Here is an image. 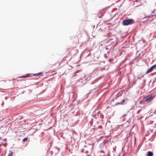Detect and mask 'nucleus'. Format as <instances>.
Returning <instances> with one entry per match:
<instances>
[{"instance_id": "7", "label": "nucleus", "mask_w": 156, "mask_h": 156, "mask_svg": "<svg viewBox=\"0 0 156 156\" xmlns=\"http://www.w3.org/2000/svg\"><path fill=\"white\" fill-rule=\"evenodd\" d=\"M31 75L30 74H27L25 76H23L21 77H20V78H25L27 77H29Z\"/></svg>"}, {"instance_id": "4", "label": "nucleus", "mask_w": 156, "mask_h": 156, "mask_svg": "<svg viewBox=\"0 0 156 156\" xmlns=\"http://www.w3.org/2000/svg\"><path fill=\"white\" fill-rule=\"evenodd\" d=\"M156 69V64L152 66L150 68L148 69L146 73V74H147L151 72L154 69Z\"/></svg>"}, {"instance_id": "25", "label": "nucleus", "mask_w": 156, "mask_h": 156, "mask_svg": "<svg viewBox=\"0 0 156 156\" xmlns=\"http://www.w3.org/2000/svg\"><path fill=\"white\" fill-rule=\"evenodd\" d=\"M84 150L83 149H81V152L82 153H83L84 152Z\"/></svg>"}, {"instance_id": "34", "label": "nucleus", "mask_w": 156, "mask_h": 156, "mask_svg": "<svg viewBox=\"0 0 156 156\" xmlns=\"http://www.w3.org/2000/svg\"><path fill=\"white\" fill-rule=\"evenodd\" d=\"M93 120V119H91V121L92 120ZM90 122H91V121H90Z\"/></svg>"}, {"instance_id": "16", "label": "nucleus", "mask_w": 156, "mask_h": 156, "mask_svg": "<svg viewBox=\"0 0 156 156\" xmlns=\"http://www.w3.org/2000/svg\"><path fill=\"white\" fill-rule=\"evenodd\" d=\"M144 75L142 76H141L140 77L139 76H137V79H141L142 77H144Z\"/></svg>"}, {"instance_id": "13", "label": "nucleus", "mask_w": 156, "mask_h": 156, "mask_svg": "<svg viewBox=\"0 0 156 156\" xmlns=\"http://www.w3.org/2000/svg\"><path fill=\"white\" fill-rule=\"evenodd\" d=\"M86 97H84L82 99V100H80V99L79 100V101H78L79 103L80 102H81L82 101H83V100H84V99L86 98Z\"/></svg>"}, {"instance_id": "12", "label": "nucleus", "mask_w": 156, "mask_h": 156, "mask_svg": "<svg viewBox=\"0 0 156 156\" xmlns=\"http://www.w3.org/2000/svg\"><path fill=\"white\" fill-rule=\"evenodd\" d=\"M93 117L96 119H97V118L99 117H97V114L96 113L93 114Z\"/></svg>"}, {"instance_id": "28", "label": "nucleus", "mask_w": 156, "mask_h": 156, "mask_svg": "<svg viewBox=\"0 0 156 156\" xmlns=\"http://www.w3.org/2000/svg\"><path fill=\"white\" fill-rule=\"evenodd\" d=\"M155 9H154L153 11L152 12V13L153 14L154 11H155Z\"/></svg>"}, {"instance_id": "15", "label": "nucleus", "mask_w": 156, "mask_h": 156, "mask_svg": "<svg viewBox=\"0 0 156 156\" xmlns=\"http://www.w3.org/2000/svg\"><path fill=\"white\" fill-rule=\"evenodd\" d=\"M120 95H121V94H120L119 93H118L116 95V98H117L118 97H119Z\"/></svg>"}, {"instance_id": "38", "label": "nucleus", "mask_w": 156, "mask_h": 156, "mask_svg": "<svg viewBox=\"0 0 156 156\" xmlns=\"http://www.w3.org/2000/svg\"><path fill=\"white\" fill-rule=\"evenodd\" d=\"M94 83L93 82H92V83Z\"/></svg>"}, {"instance_id": "24", "label": "nucleus", "mask_w": 156, "mask_h": 156, "mask_svg": "<svg viewBox=\"0 0 156 156\" xmlns=\"http://www.w3.org/2000/svg\"><path fill=\"white\" fill-rule=\"evenodd\" d=\"M115 151H116V150L115 148H113V152L114 153V152H115Z\"/></svg>"}, {"instance_id": "14", "label": "nucleus", "mask_w": 156, "mask_h": 156, "mask_svg": "<svg viewBox=\"0 0 156 156\" xmlns=\"http://www.w3.org/2000/svg\"><path fill=\"white\" fill-rule=\"evenodd\" d=\"M145 102H146L144 101V99L143 101H140V104H145Z\"/></svg>"}, {"instance_id": "39", "label": "nucleus", "mask_w": 156, "mask_h": 156, "mask_svg": "<svg viewBox=\"0 0 156 156\" xmlns=\"http://www.w3.org/2000/svg\"><path fill=\"white\" fill-rule=\"evenodd\" d=\"M86 145H85V146H84V147H86Z\"/></svg>"}, {"instance_id": "17", "label": "nucleus", "mask_w": 156, "mask_h": 156, "mask_svg": "<svg viewBox=\"0 0 156 156\" xmlns=\"http://www.w3.org/2000/svg\"><path fill=\"white\" fill-rule=\"evenodd\" d=\"M84 52H83L81 54L80 57V58L81 59H82V56H83V54H84Z\"/></svg>"}, {"instance_id": "5", "label": "nucleus", "mask_w": 156, "mask_h": 156, "mask_svg": "<svg viewBox=\"0 0 156 156\" xmlns=\"http://www.w3.org/2000/svg\"><path fill=\"white\" fill-rule=\"evenodd\" d=\"M126 101V100L123 99L121 102H117L114 106H116L118 105H123Z\"/></svg>"}, {"instance_id": "40", "label": "nucleus", "mask_w": 156, "mask_h": 156, "mask_svg": "<svg viewBox=\"0 0 156 156\" xmlns=\"http://www.w3.org/2000/svg\"><path fill=\"white\" fill-rule=\"evenodd\" d=\"M155 16H156V14L154 15Z\"/></svg>"}, {"instance_id": "27", "label": "nucleus", "mask_w": 156, "mask_h": 156, "mask_svg": "<svg viewBox=\"0 0 156 156\" xmlns=\"http://www.w3.org/2000/svg\"><path fill=\"white\" fill-rule=\"evenodd\" d=\"M146 82V79H144L143 80V82L145 83Z\"/></svg>"}, {"instance_id": "22", "label": "nucleus", "mask_w": 156, "mask_h": 156, "mask_svg": "<svg viewBox=\"0 0 156 156\" xmlns=\"http://www.w3.org/2000/svg\"><path fill=\"white\" fill-rule=\"evenodd\" d=\"M142 85H143V87H144L145 85V83H144L143 82V83H142Z\"/></svg>"}, {"instance_id": "36", "label": "nucleus", "mask_w": 156, "mask_h": 156, "mask_svg": "<svg viewBox=\"0 0 156 156\" xmlns=\"http://www.w3.org/2000/svg\"><path fill=\"white\" fill-rule=\"evenodd\" d=\"M109 52V51H107V53L108 54Z\"/></svg>"}, {"instance_id": "1", "label": "nucleus", "mask_w": 156, "mask_h": 156, "mask_svg": "<svg viewBox=\"0 0 156 156\" xmlns=\"http://www.w3.org/2000/svg\"><path fill=\"white\" fill-rule=\"evenodd\" d=\"M134 20L132 19H124L122 22V24L123 26H127L133 24Z\"/></svg>"}, {"instance_id": "11", "label": "nucleus", "mask_w": 156, "mask_h": 156, "mask_svg": "<svg viewBox=\"0 0 156 156\" xmlns=\"http://www.w3.org/2000/svg\"><path fill=\"white\" fill-rule=\"evenodd\" d=\"M104 144H105V143H104V142H103L101 143L100 145H99V147H100V148H102V147H104Z\"/></svg>"}, {"instance_id": "19", "label": "nucleus", "mask_w": 156, "mask_h": 156, "mask_svg": "<svg viewBox=\"0 0 156 156\" xmlns=\"http://www.w3.org/2000/svg\"><path fill=\"white\" fill-rule=\"evenodd\" d=\"M142 145V144H140L138 146V148L137 149V150H138V151L139 150V149H140V147H141Z\"/></svg>"}, {"instance_id": "33", "label": "nucleus", "mask_w": 156, "mask_h": 156, "mask_svg": "<svg viewBox=\"0 0 156 156\" xmlns=\"http://www.w3.org/2000/svg\"><path fill=\"white\" fill-rule=\"evenodd\" d=\"M68 149V147H66V149Z\"/></svg>"}, {"instance_id": "29", "label": "nucleus", "mask_w": 156, "mask_h": 156, "mask_svg": "<svg viewBox=\"0 0 156 156\" xmlns=\"http://www.w3.org/2000/svg\"><path fill=\"white\" fill-rule=\"evenodd\" d=\"M105 49H106V50H108L109 49H108V47H106V48H105Z\"/></svg>"}, {"instance_id": "10", "label": "nucleus", "mask_w": 156, "mask_h": 156, "mask_svg": "<svg viewBox=\"0 0 156 156\" xmlns=\"http://www.w3.org/2000/svg\"><path fill=\"white\" fill-rule=\"evenodd\" d=\"M43 73L42 72H40L38 73H36V74H33V75L34 76H39L40 75Z\"/></svg>"}, {"instance_id": "9", "label": "nucleus", "mask_w": 156, "mask_h": 156, "mask_svg": "<svg viewBox=\"0 0 156 156\" xmlns=\"http://www.w3.org/2000/svg\"><path fill=\"white\" fill-rule=\"evenodd\" d=\"M13 153L12 151H9L8 156H13Z\"/></svg>"}, {"instance_id": "30", "label": "nucleus", "mask_w": 156, "mask_h": 156, "mask_svg": "<svg viewBox=\"0 0 156 156\" xmlns=\"http://www.w3.org/2000/svg\"><path fill=\"white\" fill-rule=\"evenodd\" d=\"M88 151H85V153H86V154H87V153H88Z\"/></svg>"}, {"instance_id": "18", "label": "nucleus", "mask_w": 156, "mask_h": 156, "mask_svg": "<svg viewBox=\"0 0 156 156\" xmlns=\"http://www.w3.org/2000/svg\"><path fill=\"white\" fill-rule=\"evenodd\" d=\"M28 140V138L26 137V138H24L23 140V142H25L26 140Z\"/></svg>"}, {"instance_id": "31", "label": "nucleus", "mask_w": 156, "mask_h": 156, "mask_svg": "<svg viewBox=\"0 0 156 156\" xmlns=\"http://www.w3.org/2000/svg\"><path fill=\"white\" fill-rule=\"evenodd\" d=\"M90 54H90H89L87 55V56H88Z\"/></svg>"}, {"instance_id": "20", "label": "nucleus", "mask_w": 156, "mask_h": 156, "mask_svg": "<svg viewBox=\"0 0 156 156\" xmlns=\"http://www.w3.org/2000/svg\"><path fill=\"white\" fill-rule=\"evenodd\" d=\"M104 57L105 58H108V56L107 54L105 53L104 54Z\"/></svg>"}, {"instance_id": "23", "label": "nucleus", "mask_w": 156, "mask_h": 156, "mask_svg": "<svg viewBox=\"0 0 156 156\" xmlns=\"http://www.w3.org/2000/svg\"><path fill=\"white\" fill-rule=\"evenodd\" d=\"M141 109H139V110H138L137 111V113H138V114L141 111Z\"/></svg>"}, {"instance_id": "6", "label": "nucleus", "mask_w": 156, "mask_h": 156, "mask_svg": "<svg viewBox=\"0 0 156 156\" xmlns=\"http://www.w3.org/2000/svg\"><path fill=\"white\" fill-rule=\"evenodd\" d=\"M147 156H153V152L151 151H148L147 153Z\"/></svg>"}, {"instance_id": "8", "label": "nucleus", "mask_w": 156, "mask_h": 156, "mask_svg": "<svg viewBox=\"0 0 156 156\" xmlns=\"http://www.w3.org/2000/svg\"><path fill=\"white\" fill-rule=\"evenodd\" d=\"M97 114V116H100L101 117V118L102 117V116H103V115L100 112V111H99Z\"/></svg>"}, {"instance_id": "2", "label": "nucleus", "mask_w": 156, "mask_h": 156, "mask_svg": "<svg viewBox=\"0 0 156 156\" xmlns=\"http://www.w3.org/2000/svg\"><path fill=\"white\" fill-rule=\"evenodd\" d=\"M155 96L152 94L147 95L144 97V101L149 103L154 98Z\"/></svg>"}, {"instance_id": "3", "label": "nucleus", "mask_w": 156, "mask_h": 156, "mask_svg": "<svg viewBox=\"0 0 156 156\" xmlns=\"http://www.w3.org/2000/svg\"><path fill=\"white\" fill-rule=\"evenodd\" d=\"M86 79L85 76L84 74L83 75V77H80V79L79 80V86H83L86 83Z\"/></svg>"}, {"instance_id": "41", "label": "nucleus", "mask_w": 156, "mask_h": 156, "mask_svg": "<svg viewBox=\"0 0 156 156\" xmlns=\"http://www.w3.org/2000/svg\"><path fill=\"white\" fill-rule=\"evenodd\" d=\"M119 156H120V155H119Z\"/></svg>"}, {"instance_id": "32", "label": "nucleus", "mask_w": 156, "mask_h": 156, "mask_svg": "<svg viewBox=\"0 0 156 156\" xmlns=\"http://www.w3.org/2000/svg\"><path fill=\"white\" fill-rule=\"evenodd\" d=\"M129 121H130V120H129H129H128V121H127V122H129Z\"/></svg>"}, {"instance_id": "35", "label": "nucleus", "mask_w": 156, "mask_h": 156, "mask_svg": "<svg viewBox=\"0 0 156 156\" xmlns=\"http://www.w3.org/2000/svg\"><path fill=\"white\" fill-rule=\"evenodd\" d=\"M136 2H138V0H136L135 1Z\"/></svg>"}, {"instance_id": "26", "label": "nucleus", "mask_w": 156, "mask_h": 156, "mask_svg": "<svg viewBox=\"0 0 156 156\" xmlns=\"http://www.w3.org/2000/svg\"><path fill=\"white\" fill-rule=\"evenodd\" d=\"M136 80H135L133 82V84H135L136 83Z\"/></svg>"}, {"instance_id": "37", "label": "nucleus", "mask_w": 156, "mask_h": 156, "mask_svg": "<svg viewBox=\"0 0 156 156\" xmlns=\"http://www.w3.org/2000/svg\"><path fill=\"white\" fill-rule=\"evenodd\" d=\"M154 73V74H155V73H156V72H155V73Z\"/></svg>"}, {"instance_id": "21", "label": "nucleus", "mask_w": 156, "mask_h": 156, "mask_svg": "<svg viewBox=\"0 0 156 156\" xmlns=\"http://www.w3.org/2000/svg\"><path fill=\"white\" fill-rule=\"evenodd\" d=\"M113 60H114V59H113V58H111L108 61H109V62H112V61Z\"/></svg>"}]
</instances>
